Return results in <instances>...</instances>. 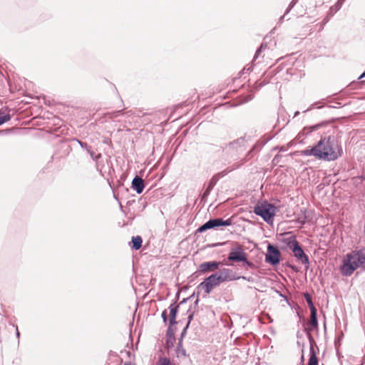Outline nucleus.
<instances>
[{"mask_svg":"<svg viewBox=\"0 0 365 365\" xmlns=\"http://www.w3.org/2000/svg\"><path fill=\"white\" fill-rule=\"evenodd\" d=\"M175 342V338L173 335H170L168 336L166 340V346L168 349H170L174 346Z\"/></svg>","mask_w":365,"mask_h":365,"instance_id":"nucleus-17","label":"nucleus"},{"mask_svg":"<svg viewBox=\"0 0 365 365\" xmlns=\"http://www.w3.org/2000/svg\"><path fill=\"white\" fill-rule=\"evenodd\" d=\"M228 259L232 262H244L248 266L252 265V263L247 260V254L242 247L232 250L229 254Z\"/></svg>","mask_w":365,"mask_h":365,"instance_id":"nucleus-6","label":"nucleus"},{"mask_svg":"<svg viewBox=\"0 0 365 365\" xmlns=\"http://www.w3.org/2000/svg\"><path fill=\"white\" fill-rule=\"evenodd\" d=\"M232 223V219L229 218L226 220H223L221 218H216V219H212L207 221L206 223H205L203 225H202L199 229L198 231L202 232L207 230L215 228L220 226H229L231 225Z\"/></svg>","mask_w":365,"mask_h":365,"instance_id":"nucleus-5","label":"nucleus"},{"mask_svg":"<svg viewBox=\"0 0 365 365\" xmlns=\"http://www.w3.org/2000/svg\"><path fill=\"white\" fill-rule=\"evenodd\" d=\"M302 155H313L324 160H334L341 155L342 150L334 137L324 138L314 147H309L302 150Z\"/></svg>","mask_w":365,"mask_h":365,"instance_id":"nucleus-1","label":"nucleus"},{"mask_svg":"<svg viewBox=\"0 0 365 365\" xmlns=\"http://www.w3.org/2000/svg\"><path fill=\"white\" fill-rule=\"evenodd\" d=\"M220 264V262L215 261L203 262L200 264L199 269L203 273L213 272L219 268Z\"/></svg>","mask_w":365,"mask_h":365,"instance_id":"nucleus-9","label":"nucleus"},{"mask_svg":"<svg viewBox=\"0 0 365 365\" xmlns=\"http://www.w3.org/2000/svg\"><path fill=\"white\" fill-rule=\"evenodd\" d=\"M305 299H306L307 302L309 305L310 308L311 307H314V304L312 303V298H311V297H310V295L309 294H305Z\"/></svg>","mask_w":365,"mask_h":365,"instance_id":"nucleus-18","label":"nucleus"},{"mask_svg":"<svg viewBox=\"0 0 365 365\" xmlns=\"http://www.w3.org/2000/svg\"><path fill=\"white\" fill-rule=\"evenodd\" d=\"M11 115L9 112H6L4 110L0 111V125L3 123L10 120Z\"/></svg>","mask_w":365,"mask_h":365,"instance_id":"nucleus-15","label":"nucleus"},{"mask_svg":"<svg viewBox=\"0 0 365 365\" xmlns=\"http://www.w3.org/2000/svg\"><path fill=\"white\" fill-rule=\"evenodd\" d=\"M359 78H365V71L360 76ZM362 82H365V80Z\"/></svg>","mask_w":365,"mask_h":365,"instance_id":"nucleus-20","label":"nucleus"},{"mask_svg":"<svg viewBox=\"0 0 365 365\" xmlns=\"http://www.w3.org/2000/svg\"><path fill=\"white\" fill-rule=\"evenodd\" d=\"M310 354L308 365H318V359L312 347L310 349Z\"/></svg>","mask_w":365,"mask_h":365,"instance_id":"nucleus-14","label":"nucleus"},{"mask_svg":"<svg viewBox=\"0 0 365 365\" xmlns=\"http://www.w3.org/2000/svg\"><path fill=\"white\" fill-rule=\"evenodd\" d=\"M133 248L135 250H139L143 243V240L140 236H136L132 237Z\"/></svg>","mask_w":365,"mask_h":365,"instance_id":"nucleus-13","label":"nucleus"},{"mask_svg":"<svg viewBox=\"0 0 365 365\" xmlns=\"http://www.w3.org/2000/svg\"><path fill=\"white\" fill-rule=\"evenodd\" d=\"M277 208L266 201L258 202L254 207V212L260 216L268 224H272Z\"/></svg>","mask_w":365,"mask_h":365,"instance_id":"nucleus-4","label":"nucleus"},{"mask_svg":"<svg viewBox=\"0 0 365 365\" xmlns=\"http://www.w3.org/2000/svg\"><path fill=\"white\" fill-rule=\"evenodd\" d=\"M229 269H224L220 274H214L208 277L204 282H201L199 288L203 289L206 294H210L212 289L218 286L221 282L230 279Z\"/></svg>","mask_w":365,"mask_h":365,"instance_id":"nucleus-3","label":"nucleus"},{"mask_svg":"<svg viewBox=\"0 0 365 365\" xmlns=\"http://www.w3.org/2000/svg\"><path fill=\"white\" fill-rule=\"evenodd\" d=\"M281 254L279 250L269 245L267 247V253L266 254L265 261L272 265L279 262Z\"/></svg>","mask_w":365,"mask_h":365,"instance_id":"nucleus-7","label":"nucleus"},{"mask_svg":"<svg viewBox=\"0 0 365 365\" xmlns=\"http://www.w3.org/2000/svg\"><path fill=\"white\" fill-rule=\"evenodd\" d=\"M178 306L171 305L170 307V324L173 325L176 323L175 318L177 314Z\"/></svg>","mask_w":365,"mask_h":365,"instance_id":"nucleus-12","label":"nucleus"},{"mask_svg":"<svg viewBox=\"0 0 365 365\" xmlns=\"http://www.w3.org/2000/svg\"><path fill=\"white\" fill-rule=\"evenodd\" d=\"M292 247L294 255L303 264H308L309 258L303 251L299 242L297 241H294Z\"/></svg>","mask_w":365,"mask_h":365,"instance_id":"nucleus-8","label":"nucleus"},{"mask_svg":"<svg viewBox=\"0 0 365 365\" xmlns=\"http://www.w3.org/2000/svg\"><path fill=\"white\" fill-rule=\"evenodd\" d=\"M162 317H163V318L164 321H166L167 317H166V312H165V311H164V312H163V314H162Z\"/></svg>","mask_w":365,"mask_h":365,"instance_id":"nucleus-19","label":"nucleus"},{"mask_svg":"<svg viewBox=\"0 0 365 365\" xmlns=\"http://www.w3.org/2000/svg\"><path fill=\"white\" fill-rule=\"evenodd\" d=\"M132 185L138 194L143 192L145 187L143 180L138 176L133 180Z\"/></svg>","mask_w":365,"mask_h":365,"instance_id":"nucleus-11","label":"nucleus"},{"mask_svg":"<svg viewBox=\"0 0 365 365\" xmlns=\"http://www.w3.org/2000/svg\"><path fill=\"white\" fill-rule=\"evenodd\" d=\"M124 365H135V364H133L132 363H125V364H124Z\"/></svg>","mask_w":365,"mask_h":365,"instance_id":"nucleus-21","label":"nucleus"},{"mask_svg":"<svg viewBox=\"0 0 365 365\" xmlns=\"http://www.w3.org/2000/svg\"><path fill=\"white\" fill-rule=\"evenodd\" d=\"M317 326V309L315 307H311V315L308 322V329L309 331H312L314 329H316Z\"/></svg>","mask_w":365,"mask_h":365,"instance_id":"nucleus-10","label":"nucleus"},{"mask_svg":"<svg viewBox=\"0 0 365 365\" xmlns=\"http://www.w3.org/2000/svg\"><path fill=\"white\" fill-rule=\"evenodd\" d=\"M364 264H365L364 250L352 251L344 256L340 267L341 273L344 276H350Z\"/></svg>","mask_w":365,"mask_h":365,"instance_id":"nucleus-2","label":"nucleus"},{"mask_svg":"<svg viewBox=\"0 0 365 365\" xmlns=\"http://www.w3.org/2000/svg\"><path fill=\"white\" fill-rule=\"evenodd\" d=\"M156 365H175L173 363L171 362V361L166 358H160L158 362L156 363Z\"/></svg>","mask_w":365,"mask_h":365,"instance_id":"nucleus-16","label":"nucleus"}]
</instances>
